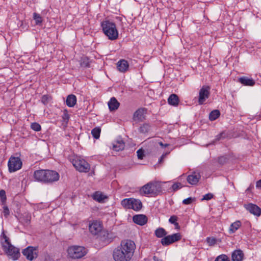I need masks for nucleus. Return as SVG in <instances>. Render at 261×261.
Masks as SVG:
<instances>
[{"label": "nucleus", "mask_w": 261, "mask_h": 261, "mask_svg": "<svg viewBox=\"0 0 261 261\" xmlns=\"http://www.w3.org/2000/svg\"><path fill=\"white\" fill-rule=\"evenodd\" d=\"M135 247V243L132 240L122 241L120 245L113 251L114 259L115 261H129L133 255Z\"/></svg>", "instance_id": "f257e3e1"}, {"label": "nucleus", "mask_w": 261, "mask_h": 261, "mask_svg": "<svg viewBox=\"0 0 261 261\" xmlns=\"http://www.w3.org/2000/svg\"><path fill=\"white\" fill-rule=\"evenodd\" d=\"M34 177L38 181L52 184L59 180L60 175L55 170L41 169L34 172Z\"/></svg>", "instance_id": "f03ea898"}, {"label": "nucleus", "mask_w": 261, "mask_h": 261, "mask_svg": "<svg viewBox=\"0 0 261 261\" xmlns=\"http://www.w3.org/2000/svg\"><path fill=\"white\" fill-rule=\"evenodd\" d=\"M101 27L109 39L115 40L118 38V31L114 22L108 20L102 21L101 22Z\"/></svg>", "instance_id": "7ed1b4c3"}, {"label": "nucleus", "mask_w": 261, "mask_h": 261, "mask_svg": "<svg viewBox=\"0 0 261 261\" xmlns=\"http://www.w3.org/2000/svg\"><path fill=\"white\" fill-rule=\"evenodd\" d=\"M162 191V188L160 182L157 181H150L142 186L140 192L142 195L152 194L156 195Z\"/></svg>", "instance_id": "20e7f679"}, {"label": "nucleus", "mask_w": 261, "mask_h": 261, "mask_svg": "<svg viewBox=\"0 0 261 261\" xmlns=\"http://www.w3.org/2000/svg\"><path fill=\"white\" fill-rule=\"evenodd\" d=\"M70 160L73 166L79 172L87 173L90 171V165L85 160L76 156L70 158Z\"/></svg>", "instance_id": "39448f33"}, {"label": "nucleus", "mask_w": 261, "mask_h": 261, "mask_svg": "<svg viewBox=\"0 0 261 261\" xmlns=\"http://www.w3.org/2000/svg\"><path fill=\"white\" fill-rule=\"evenodd\" d=\"M121 204L124 208L132 209L136 212L140 211L143 207L141 201L134 198L124 199L121 201Z\"/></svg>", "instance_id": "423d86ee"}, {"label": "nucleus", "mask_w": 261, "mask_h": 261, "mask_svg": "<svg viewBox=\"0 0 261 261\" xmlns=\"http://www.w3.org/2000/svg\"><path fill=\"white\" fill-rule=\"evenodd\" d=\"M4 253L13 260H17L20 256V250L15 247L11 243L9 244H2V247Z\"/></svg>", "instance_id": "0eeeda50"}, {"label": "nucleus", "mask_w": 261, "mask_h": 261, "mask_svg": "<svg viewBox=\"0 0 261 261\" xmlns=\"http://www.w3.org/2000/svg\"><path fill=\"white\" fill-rule=\"evenodd\" d=\"M67 252L69 257L76 259L85 256L87 252V249L84 247L73 246L68 248Z\"/></svg>", "instance_id": "6e6552de"}, {"label": "nucleus", "mask_w": 261, "mask_h": 261, "mask_svg": "<svg viewBox=\"0 0 261 261\" xmlns=\"http://www.w3.org/2000/svg\"><path fill=\"white\" fill-rule=\"evenodd\" d=\"M181 235L180 233H175L171 235L165 236L161 240L162 245L164 246H168L181 239Z\"/></svg>", "instance_id": "1a4fd4ad"}, {"label": "nucleus", "mask_w": 261, "mask_h": 261, "mask_svg": "<svg viewBox=\"0 0 261 261\" xmlns=\"http://www.w3.org/2000/svg\"><path fill=\"white\" fill-rule=\"evenodd\" d=\"M8 166L9 171L13 172L21 168L22 162L19 158L11 156L9 160Z\"/></svg>", "instance_id": "9d476101"}, {"label": "nucleus", "mask_w": 261, "mask_h": 261, "mask_svg": "<svg viewBox=\"0 0 261 261\" xmlns=\"http://www.w3.org/2000/svg\"><path fill=\"white\" fill-rule=\"evenodd\" d=\"M22 254L28 260H33L38 256L37 248L28 246L23 250Z\"/></svg>", "instance_id": "9b49d317"}, {"label": "nucleus", "mask_w": 261, "mask_h": 261, "mask_svg": "<svg viewBox=\"0 0 261 261\" xmlns=\"http://www.w3.org/2000/svg\"><path fill=\"white\" fill-rule=\"evenodd\" d=\"M210 87L208 86H203L200 89L199 92L198 103L202 105L205 100L208 98L210 94Z\"/></svg>", "instance_id": "f8f14e48"}, {"label": "nucleus", "mask_w": 261, "mask_h": 261, "mask_svg": "<svg viewBox=\"0 0 261 261\" xmlns=\"http://www.w3.org/2000/svg\"><path fill=\"white\" fill-rule=\"evenodd\" d=\"M102 228V223L99 221H93L89 224V229L93 235H96L101 231Z\"/></svg>", "instance_id": "ddd939ff"}, {"label": "nucleus", "mask_w": 261, "mask_h": 261, "mask_svg": "<svg viewBox=\"0 0 261 261\" xmlns=\"http://www.w3.org/2000/svg\"><path fill=\"white\" fill-rule=\"evenodd\" d=\"M245 208L251 214L259 217L261 215V208L257 205L253 203H249L245 205Z\"/></svg>", "instance_id": "4468645a"}, {"label": "nucleus", "mask_w": 261, "mask_h": 261, "mask_svg": "<svg viewBox=\"0 0 261 261\" xmlns=\"http://www.w3.org/2000/svg\"><path fill=\"white\" fill-rule=\"evenodd\" d=\"M146 111L147 110L145 108L138 109L134 114V120L143 121L145 119Z\"/></svg>", "instance_id": "2eb2a0df"}, {"label": "nucleus", "mask_w": 261, "mask_h": 261, "mask_svg": "<svg viewBox=\"0 0 261 261\" xmlns=\"http://www.w3.org/2000/svg\"><path fill=\"white\" fill-rule=\"evenodd\" d=\"M133 222L139 225L143 226L147 222V217L143 214L136 215L133 217Z\"/></svg>", "instance_id": "dca6fc26"}, {"label": "nucleus", "mask_w": 261, "mask_h": 261, "mask_svg": "<svg viewBox=\"0 0 261 261\" xmlns=\"http://www.w3.org/2000/svg\"><path fill=\"white\" fill-rule=\"evenodd\" d=\"M244 258V254L240 249L234 250L231 253L232 261H243Z\"/></svg>", "instance_id": "f3484780"}, {"label": "nucleus", "mask_w": 261, "mask_h": 261, "mask_svg": "<svg viewBox=\"0 0 261 261\" xmlns=\"http://www.w3.org/2000/svg\"><path fill=\"white\" fill-rule=\"evenodd\" d=\"M238 82L243 85L246 86H253L255 83V81L253 79L245 76L239 77Z\"/></svg>", "instance_id": "a211bd4d"}, {"label": "nucleus", "mask_w": 261, "mask_h": 261, "mask_svg": "<svg viewBox=\"0 0 261 261\" xmlns=\"http://www.w3.org/2000/svg\"><path fill=\"white\" fill-rule=\"evenodd\" d=\"M201 177L198 173L193 172L192 174L188 175L187 177L188 182L192 185H196Z\"/></svg>", "instance_id": "6ab92c4d"}, {"label": "nucleus", "mask_w": 261, "mask_h": 261, "mask_svg": "<svg viewBox=\"0 0 261 261\" xmlns=\"http://www.w3.org/2000/svg\"><path fill=\"white\" fill-rule=\"evenodd\" d=\"M129 67L127 61L125 60L122 59L118 62L117 67L119 71L121 72H125L128 70Z\"/></svg>", "instance_id": "aec40b11"}, {"label": "nucleus", "mask_w": 261, "mask_h": 261, "mask_svg": "<svg viewBox=\"0 0 261 261\" xmlns=\"http://www.w3.org/2000/svg\"><path fill=\"white\" fill-rule=\"evenodd\" d=\"M120 103L114 97H112L108 102V106L110 111H115L118 109Z\"/></svg>", "instance_id": "412c9836"}, {"label": "nucleus", "mask_w": 261, "mask_h": 261, "mask_svg": "<svg viewBox=\"0 0 261 261\" xmlns=\"http://www.w3.org/2000/svg\"><path fill=\"white\" fill-rule=\"evenodd\" d=\"M124 147L125 143L121 139L115 141L113 144V149L116 151L122 150Z\"/></svg>", "instance_id": "4be33fe9"}, {"label": "nucleus", "mask_w": 261, "mask_h": 261, "mask_svg": "<svg viewBox=\"0 0 261 261\" xmlns=\"http://www.w3.org/2000/svg\"><path fill=\"white\" fill-rule=\"evenodd\" d=\"M76 102V97L73 94H70L67 96L66 103L69 107H73Z\"/></svg>", "instance_id": "5701e85b"}, {"label": "nucleus", "mask_w": 261, "mask_h": 261, "mask_svg": "<svg viewBox=\"0 0 261 261\" xmlns=\"http://www.w3.org/2000/svg\"><path fill=\"white\" fill-rule=\"evenodd\" d=\"M19 220V222L24 226H28L30 224L31 216L30 215L27 214L20 217Z\"/></svg>", "instance_id": "b1692460"}, {"label": "nucleus", "mask_w": 261, "mask_h": 261, "mask_svg": "<svg viewBox=\"0 0 261 261\" xmlns=\"http://www.w3.org/2000/svg\"><path fill=\"white\" fill-rule=\"evenodd\" d=\"M169 104L173 106H177L178 105L179 100L177 95L172 94L168 98Z\"/></svg>", "instance_id": "393cba45"}, {"label": "nucleus", "mask_w": 261, "mask_h": 261, "mask_svg": "<svg viewBox=\"0 0 261 261\" xmlns=\"http://www.w3.org/2000/svg\"><path fill=\"white\" fill-rule=\"evenodd\" d=\"M167 232L163 227H159L154 231V235L159 238H163L167 234Z\"/></svg>", "instance_id": "a878e982"}, {"label": "nucleus", "mask_w": 261, "mask_h": 261, "mask_svg": "<svg viewBox=\"0 0 261 261\" xmlns=\"http://www.w3.org/2000/svg\"><path fill=\"white\" fill-rule=\"evenodd\" d=\"M241 222L240 221H236L232 223L229 227V232L230 234L234 233L241 226Z\"/></svg>", "instance_id": "bb28decb"}, {"label": "nucleus", "mask_w": 261, "mask_h": 261, "mask_svg": "<svg viewBox=\"0 0 261 261\" xmlns=\"http://www.w3.org/2000/svg\"><path fill=\"white\" fill-rule=\"evenodd\" d=\"M1 245L2 246V244L6 245L11 243L10 238L6 235L5 231L3 229L2 233L1 234Z\"/></svg>", "instance_id": "cd10ccee"}, {"label": "nucleus", "mask_w": 261, "mask_h": 261, "mask_svg": "<svg viewBox=\"0 0 261 261\" xmlns=\"http://www.w3.org/2000/svg\"><path fill=\"white\" fill-rule=\"evenodd\" d=\"M90 59L88 57H82L80 60V65L81 67H90Z\"/></svg>", "instance_id": "c85d7f7f"}, {"label": "nucleus", "mask_w": 261, "mask_h": 261, "mask_svg": "<svg viewBox=\"0 0 261 261\" xmlns=\"http://www.w3.org/2000/svg\"><path fill=\"white\" fill-rule=\"evenodd\" d=\"M151 126L148 123H144L139 128V131L140 133L145 134L149 132L150 130Z\"/></svg>", "instance_id": "c756f323"}, {"label": "nucleus", "mask_w": 261, "mask_h": 261, "mask_svg": "<svg viewBox=\"0 0 261 261\" xmlns=\"http://www.w3.org/2000/svg\"><path fill=\"white\" fill-rule=\"evenodd\" d=\"M220 115V112L218 110L212 111L209 114V119L211 121L215 120Z\"/></svg>", "instance_id": "7c9ffc66"}, {"label": "nucleus", "mask_w": 261, "mask_h": 261, "mask_svg": "<svg viewBox=\"0 0 261 261\" xmlns=\"http://www.w3.org/2000/svg\"><path fill=\"white\" fill-rule=\"evenodd\" d=\"M92 197L94 200L99 202H102L105 198V196L99 192H95Z\"/></svg>", "instance_id": "2f4dec72"}, {"label": "nucleus", "mask_w": 261, "mask_h": 261, "mask_svg": "<svg viewBox=\"0 0 261 261\" xmlns=\"http://www.w3.org/2000/svg\"><path fill=\"white\" fill-rule=\"evenodd\" d=\"M101 132V129L99 127H96L91 130V134L93 137L96 139H99Z\"/></svg>", "instance_id": "473e14b6"}, {"label": "nucleus", "mask_w": 261, "mask_h": 261, "mask_svg": "<svg viewBox=\"0 0 261 261\" xmlns=\"http://www.w3.org/2000/svg\"><path fill=\"white\" fill-rule=\"evenodd\" d=\"M227 136V134L224 132H222L216 136L215 139L213 141L212 143L213 144H214L217 141H220L222 139H224V138H226Z\"/></svg>", "instance_id": "72a5a7b5"}, {"label": "nucleus", "mask_w": 261, "mask_h": 261, "mask_svg": "<svg viewBox=\"0 0 261 261\" xmlns=\"http://www.w3.org/2000/svg\"><path fill=\"white\" fill-rule=\"evenodd\" d=\"M33 17L35 20V23L36 25H40L42 23L43 20L40 14L34 13Z\"/></svg>", "instance_id": "f704fd0d"}, {"label": "nucleus", "mask_w": 261, "mask_h": 261, "mask_svg": "<svg viewBox=\"0 0 261 261\" xmlns=\"http://www.w3.org/2000/svg\"><path fill=\"white\" fill-rule=\"evenodd\" d=\"M51 96L48 95V94H46V95H43L42 97H41V102L42 103H43L44 105H47L49 101H50L51 100Z\"/></svg>", "instance_id": "c9c22d12"}, {"label": "nucleus", "mask_w": 261, "mask_h": 261, "mask_svg": "<svg viewBox=\"0 0 261 261\" xmlns=\"http://www.w3.org/2000/svg\"><path fill=\"white\" fill-rule=\"evenodd\" d=\"M0 197L2 204L5 205L6 202V192L4 190H1L0 191Z\"/></svg>", "instance_id": "e433bc0d"}, {"label": "nucleus", "mask_w": 261, "mask_h": 261, "mask_svg": "<svg viewBox=\"0 0 261 261\" xmlns=\"http://www.w3.org/2000/svg\"><path fill=\"white\" fill-rule=\"evenodd\" d=\"M31 128L36 132H39L41 129V125L37 122L32 123L31 125Z\"/></svg>", "instance_id": "4c0bfd02"}, {"label": "nucleus", "mask_w": 261, "mask_h": 261, "mask_svg": "<svg viewBox=\"0 0 261 261\" xmlns=\"http://www.w3.org/2000/svg\"><path fill=\"white\" fill-rule=\"evenodd\" d=\"M215 261H229V259L226 255L221 254L217 256Z\"/></svg>", "instance_id": "58836bf2"}, {"label": "nucleus", "mask_w": 261, "mask_h": 261, "mask_svg": "<svg viewBox=\"0 0 261 261\" xmlns=\"http://www.w3.org/2000/svg\"><path fill=\"white\" fill-rule=\"evenodd\" d=\"M183 186H182L180 182H175L174 183L171 189L172 190V191L175 192L179 190V189L181 188Z\"/></svg>", "instance_id": "ea45409f"}, {"label": "nucleus", "mask_w": 261, "mask_h": 261, "mask_svg": "<svg viewBox=\"0 0 261 261\" xmlns=\"http://www.w3.org/2000/svg\"><path fill=\"white\" fill-rule=\"evenodd\" d=\"M216 239L215 238L207 237L206 242L210 246H213L216 243Z\"/></svg>", "instance_id": "a19ab883"}, {"label": "nucleus", "mask_w": 261, "mask_h": 261, "mask_svg": "<svg viewBox=\"0 0 261 261\" xmlns=\"http://www.w3.org/2000/svg\"><path fill=\"white\" fill-rule=\"evenodd\" d=\"M228 159L224 156H220L218 158V162L221 165H224L227 163Z\"/></svg>", "instance_id": "79ce46f5"}, {"label": "nucleus", "mask_w": 261, "mask_h": 261, "mask_svg": "<svg viewBox=\"0 0 261 261\" xmlns=\"http://www.w3.org/2000/svg\"><path fill=\"white\" fill-rule=\"evenodd\" d=\"M195 200V198L189 197L187 199H184L182 201V203L184 204H190Z\"/></svg>", "instance_id": "37998d69"}, {"label": "nucleus", "mask_w": 261, "mask_h": 261, "mask_svg": "<svg viewBox=\"0 0 261 261\" xmlns=\"http://www.w3.org/2000/svg\"><path fill=\"white\" fill-rule=\"evenodd\" d=\"M137 156L139 159H143L144 156V150L142 149H139L137 151Z\"/></svg>", "instance_id": "c03bdc74"}, {"label": "nucleus", "mask_w": 261, "mask_h": 261, "mask_svg": "<svg viewBox=\"0 0 261 261\" xmlns=\"http://www.w3.org/2000/svg\"><path fill=\"white\" fill-rule=\"evenodd\" d=\"M3 214L4 217L7 218H8V216L10 215V211L9 210L8 207L7 205H4L3 206Z\"/></svg>", "instance_id": "a18cd8bd"}, {"label": "nucleus", "mask_w": 261, "mask_h": 261, "mask_svg": "<svg viewBox=\"0 0 261 261\" xmlns=\"http://www.w3.org/2000/svg\"><path fill=\"white\" fill-rule=\"evenodd\" d=\"M213 197V194L212 193H207L204 195H203V198H202V200H209L212 199Z\"/></svg>", "instance_id": "49530a36"}, {"label": "nucleus", "mask_w": 261, "mask_h": 261, "mask_svg": "<svg viewBox=\"0 0 261 261\" xmlns=\"http://www.w3.org/2000/svg\"><path fill=\"white\" fill-rule=\"evenodd\" d=\"M177 219H178V218L176 216L173 215V216H171L170 218H169V222L171 224H173L176 222V221H177Z\"/></svg>", "instance_id": "de8ad7c7"}, {"label": "nucleus", "mask_w": 261, "mask_h": 261, "mask_svg": "<svg viewBox=\"0 0 261 261\" xmlns=\"http://www.w3.org/2000/svg\"><path fill=\"white\" fill-rule=\"evenodd\" d=\"M62 119L64 122L67 123L69 119V116L67 112H64L62 115Z\"/></svg>", "instance_id": "09e8293b"}, {"label": "nucleus", "mask_w": 261, "mask_h": 261, "mask_svg": "<svg viewBox=\"0 0 261 261\" xmlns=\"http://www.w3.org/2000/svg\"><path fill=\"white\" fill-rule=\"evenodd\" d=\"M256 187L258 189H261V179L257 181L256 183Z\"/></svg>", "instance_id": "8fccbe9b"}, {"label": "nucleus", "mask_w": 261, "mask_h": 261, "mask_svg": "<svg viewBox=\"0 0 261 261\" xmlns=\"http://www.w3.org/2000/svg\"><path fill=\"white\" fill-rule=\"evenodd\" d=\"M254 188V185L253 184H250L248 188L246 189V192L251 191Z\"/></svg>", "instance_id": "3c124183"}, {"label": "nucleus", "mask_w": 261, "mask_h": 261, "mask_svg": "<svg viewBox=\"0 0 261 261\" xmlns=\"http://www.w3.org/2000/svg\"><path fill=\"white\" fill-rule=\"evenodd\" d=\"M175 228L177 230H179L180 229V226H179V224L176 222L175 223L173 224Z\"/></svg>", "instance_id": "603ef678"}, {"label": "nucleus", "mask_w": 261, "mask_h": 261, "mask_svg": "<svg viewBox=\"0 0 261 261\" xmlns=\"http://www.w3.org/2000/svg\"><path fill=\"white\" fill-rule=\"evenodd\" d=\"M159 144L163 147H166L169 146L168 144H163L162 142H159Z\"/></svg>", "instance_id": "864d4df0"}, {"label": "nucleus", "mask_w": 261, "mask_h": 261, "mask_svg": "<svg viewBox=\"0 0 261 261\" xmlns=\"http://www.w3.org/2000/svg\"><path fill=\"white\" fill-rule=\"evenodd\" d=\"M116 19L119 21H121L122 20V18L119 16H117L116 17Z\"/></svg>", "instance_id": "5fc2aeb1"}, {"label": "nucleus", "mask_w": 261, "mask_h": 261, "mask_svg": "<svg viewBox=\"0 0 261 261\" xmlns=\"http://www.w3.org/2000/svg\"><path fill=\"white\" fill-rule=\"evenodd\" d=\"M105 241H106V243H110L112 241V240H111V238H110V239H106Z\"/></svg>", "instance_id": "6e6d98bb"}, {"label": "nucleus", "mask_w": 261, "mask_h": 261, "mask_svg": "<svg viewBox=\"0 0 261 261\" xmlns=\"http://www.w3.org/2000/svg\"><path fill=\"white\" fill-rule=\"evenodd\" d=\"M153 260L154 261H159L155 256L153 257Z\"/></svg>", "instance_id": "4d7b16f0"}]
</instances>
